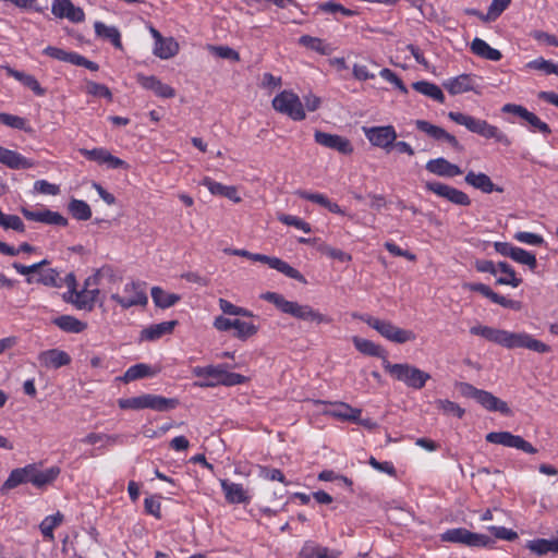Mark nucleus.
I'll return each mask as SVG.
<instances>
[{
	"mask_svg": "<svg viewBox=\"0 0 558 558\" xmlns=\"http://www.w3.org/2000/svg\"><path fill=\"white\" fill-rule=\"evenodd\" d=\"M470 332L509 350L529 349L537 353H547L551 350L548 344L533 338L526 332H511L483 325L471 327Z\"/></svg>",
	"mask_w": 558,
	"mask_h": 558,
	"instance_id": "nucleus-1",
	"label": "nucleus"
},
{
	"mask_svg": "<svg viewBox=\"0 0 558 558\" xmlns=\"http://www.w3.org/2000/svg\"><path fill=\"white\" fill-rule=\"evenodd\" d=\"M263 299L272 303L282 313L289 314L296 319L315 323L317 325L330 324L332 322L331 317L322 314L311 305L288 301L283 298V295L277 292H266L263 294Z\"/></svg>",
	"mask_w": 558,
	"mask_h": 558,
	"instance_id": "nucleus-2",
	"label": "nucleus"
},
{
	"mask_svg": "<svg viewBox=\"0 0 558 558\" xmlns=\"http://www.w3.org/2000/svg\"><path fill=\"white\" fill-rule=\"evenodd\" d=\"M448 118L457 124L465 126L470 132L475 133L487 140H495L505 146H510L511 141L506 133L497 126L489 124L486 120L464 114L461 112L450 111Z\"/></svg>",
	"mask_w": 558,
	"mask_h": 558,
	"instance_id": "nucleus-3",
	"label": "nucleus"
},
{
	"mask_svg": "<svg viewBox=\"0 0 558 558\" xmlns=\"http://www.w3.org/2000/svg\"><path fill=\"white\" fill-rule=\"evenodd\" d=\"M385 371L396 380L403 383L407 387L421 390L425 387L430 375L409 363L392 364L388 360L384 363Z\"/></svg>",
	"mask_w": 558,
	"mask_h": 558,
	"instance_id": "nucleus-4",
	"label": "nucleus"
},
{
	"mask_svg": "<svg viewBox=\"0 0 558 558\" xmlns=\"http://www.w3.org/2000/svg\"><path fill=\"white\" fill-rule=\"evenodd\" d=\"M178 404L179 400L175 398H166L151 393L118 400V405L122 410L150 409L158 412H166L175 409Z\"/></svg>",
	"mask_w": 558,
	"mask_h": 558,
	"instance_id": "nucleus-5",
	"label": "nucleus"
},
{
	"mask_svg": "<svg viewBox=\"0 0 558 558\" xmlns=\"http://www.w3.org/2000/svg\"><path fill=\"white\" fill-rule=\"evenodd\" d=\"M457 388L463 397L474 399L487 411L499 412L507 416L511 414V410L507 402L495 397L489 391L478 389L469 383H459L457 384Z\"/></svg>",
	"mask_w": 558,
	"mask_h": 558,
	"instance_id": "nucleus-6",
	"label": "nucleus"
},
{
	"mask_svg": "<svg viewBox=\"0 0 558 558\" xmlns=\"http://www.w3.org/2000/svg\"><path fill=\"white\" fill-rule=\"evenodd\" d=\"M360 319L391 342L402 344L415 339V333L412 330L399 328L389 320L375 318L371 315H361Z\"/></svg>",
	"mask_w": 558,
	"mask_h": 558,
	"instance_id": "nucleus-7",
	"label": "nucleus"
},
{
	"mask_svg": "<svg viewBox=\"0 0 558 558\" xmlns=\"http://www.w3.org/2000/svg\"><path fill=\"white\" fill-rule=\"evenodd\" d=\"M272 107L294 121H302L306 117L300 97L291 90H282L276 95L272 99Z\"/></svg>",
	"mask_w": 558,
	"mask_h": 558,
	"instance_id": "nucleus-8",
	"label": "nucleus"
},
{
	"mask_svg": "<svg viewBox=\"0 0 558 558\" xmlns=\"http://www.w3.org/2000/svg\"><path fill=\"white\" fill-rule=\"evenodd\" d=\"M440 541L447 543L462 544L469 547H487L493 539L485 535L473 533L464 527L449 529L440 534Z\"/></svg>",
	"mask_w": 558,
	"mask_h": 558,
	"instance_id": "nucleus-9",
	"label": "nucleus"
},
{
	"mask_svg": "<svg viewBox=\"0 0 558 558\" xmlns=\"http://www.w3.org/2000/svg\"><path fill=\"white\" fill-rule=\"evenodd\" d=\"M487 442L502 445L509 448H515L529 454H535L538 452L531 442L526 441L519 435H513L510 432H492L485 437Z\"/></svg>",
	"mask_w": 558,
	"mask_h": 558,
	"instance_id": "nucleus-10",
	"label": "nucleus"
},
{
	"mask_svg": "<svg viewBox=\"0 0 558 558\" xmlns=\"http://www.w3.org/2000/svg\"><path fill=\"white\" fill-rule=\"evenodd\" d=\"M124 292L128 294L126 296H121L118 293L111 294V300L117 302L123 308H130L137 305H146L148 302L144 284L141 282L132 281L126 283L124 287Z\"/></svg>",
	"mask_w": 558,
	"mask_h": 558,
	"instance_id": "nucleus-11",
	"label": "nucleus"
},
{
	"mask_svg": "<svg viewBox=\"0 0 558 558\" xmlns=\"http://www.w3.org/2000/svg\"><path fill=\"white\" fill-rule=\"evenodd\" d=\"M425 189L429 192L435 193L437 196L446 198L447 201L460 205V206H469L471 204V199L466 193L460 191L456 187L447 185L441 182H425Z\"/></svg>",
	"mask_w": 558,
	"mask_h": 558,
	"instance_id": "nucleus-12",
	"label": "nucleus"
},
{
	"mask_svg": "<svg viewBox=\"0 0 558 558\" xmlns=\"http://www.w3.org/2000/svg\"><path fill=\"white\" fill-rule=\"evenodd\" d=\"M364 134L372 145L389 151L397 138L392 125L364 128Z\"/></svg>",
	"mask_w": 558,
	"mask_h": 558,
	"instance_id": "nucleus-13",
	"label": "nucleus"
},
{
	"mask_svg": "<svg viewBox=\"0 0 558 558\" xmlns=\"http://www.w3.org/2000/svg\"><path fill=\"white\" fill-rule=\"evenodd\" d=\"M315 142L329 149H333L342 155H350L353 153V146L351 142L338 134H330L323 131H315Z\"/></svg>",
	"mask_w": 558,
	"mask_h": 558,
	"instance_id": "nucleus-14",
	"label": "nucleus"
},
{
	"mask_svg": "<svg viewBox=\"0 0 558 558\" xmlns=\"http://www.w3.org/2000/svg\"><path fill=\"white\" fill-rule=\"evenodd\" d=\"M501 111L518 116L522 120L526 121L534 130L543 134L548 135L551 133V130L547 123L543 122L536 114L529 111L525 107L521 105L506 104L501 108Z\"/></svg>",
	"mask_w": 558,
	"mask_h": 558,
	"instance_id": "nucleus-15",
	"label": "nucleus"
},
{
	"mask_svg": "<svg viewBox=\"0 0 558 558\" xmlns=\"http://www.w3.org/2000/svg\"><path fill=\"white\" fill-rule=\"evenodd\" d=\"M415 126L417 130L427 134L435 141L447 142L452 148H454L458 151H461L463 149V147L461 146V144L459 143L454 135L448 133L445 129L438 125H434L425 120H416Z\"/></svg>",
	"mask_w": 558,
	"mask_h": 558,
	"instance_id": "nucleus-16",
	"label": "nucleus"
},
{
	"mask_svg": "<svg viewBox=\"0 0 558 558\" xmlns=\"http://www.w3.org/2000/svg\"><path fill=\"white\" fill-rule=\"evenodd\" d=\"M464 288L470 291L481 293L483 296L489 299L493 303L498 304L505 308H511V310H515V311L521 308V303L519 301L507 299L506 296L494 292L488 286H486L484 283L470 282V283H465Z\"/></svg>",
	"mask_w": 558,
	"mask_h": 558,
	"instance_id": "nucleus-17",
	"label": "nucleus"
},
{
	"mask_svg": "<svg viewBox=\"0 0 558 558\" xmlns=\"http://www.w3.org/2000/svg\"><path fill=\"white\" fill-rule=\"evenodd\" d=\"M21 213L23 216L31 221H37L50 226H59V227H66L68 226V219L63 217L58 211H52L50 209H43V210H31L26 207H23L21 209Z\"/></svg>",
	"mask_w": 558,
	"mask_h": 558,
	"instance_id": "nucleus-18",
	"label": "nucleus"
},
{
	"mask_svg": "<svg viewBox=\"0 0 558 558\" xmlns=\"http://www.w3.org/2000/svg\"><path fill=\"white\" fill-rule=\"evenodd\" d=\"M33 470L34 464H27L23 468H16L12 470L8 476V478L4 481L2 486L0 487V492L2 494L8 493L11 489H14L15 487L31 483L33 484Z\"/></svg>",
	"mask_w": 558,
	"mask_h": 558,
	"instance_id": "nucleus-19",
	"label": "nucleus"
},
{
	"mask_svg": "<svg viewBox=\"0 0 558 558\" xmlns=\"http://www.w3.org/2000/svg\"><path fill=\"white\" fill-rule=\"evenodd\" d=\"M0 163L3 166L13 169V170H22V169H31L36 166V162L32 159L24 157L22 154L5 148L0 145Z\"/></svg>",
	"mask_w": 558,
	"mask_h": 558,
	"instance_id": "nucleus-20",
	"label": "nucleus"
},
{
	"mask_svg": "<svg viewBox=\"0 0 558 558\" xmlns=\"http://www.w3.org/2000/svg\"><path fill=\"white\" fill-rule=\"evenodd\" d=\"M444 87L451 95H459L466 92L480 93L476 89L475 76L471 74H460L444 82Z\"/></svg>",
	"mask_w": 558,
	"mask_h": 558,
	"instance_id": "nucleus-21",
	"label": "nucleus"
},
{
	"mask_svg": "<svg viewBox=\"0 0 558 558\" xmlns=\"http://www.w3.org/2000/svg\"><path fill=\"white\" fill-rule=\"evenodd\" d=\"M137 82L142 87L153 90L156 96L161 98H172L175 96V90L170 85L163 84L156 76H146L143 74L137 75Z\"/></svg>",
	"mask_w": 558,
	"mask_h": 558,
	"instance_id": "nucleus-22",
	"label": "nucleus"
},
{
	"mask_svg": "<svg viewBox=\"0 0 558 558\" xmlns=\"http://www.w3.org/2000/svg\"><path fill=\"white\" fill-rule=\"evenodd\" d=\"M104 298H101V292L99 289H89L83 287L78 294L75 298V307L77 310H84L90 312L94 310L96 303H104Z\"/></svg>",
	"mask_w": 558,
	"mask_h": 558,
	"instance_id": "nucleus-23",
	"label": "nucleus"
},
{
	"mask_svg": "<svg viewBox=\"0 0 558 558\" xmlns=\"http://www.w3.org/2000/svg\"><path fill=\"white\" fill-rule=\"evenodd\" d=\"M426 170L439 177L452 178L462 173V170L447 159L439 157L430 159L425 166Z\"/></svg>",
	"mask_w": 558,
	"mask_h": 558,
	"instance_id": "nucleus-24",
	"label": "nucleus"
},
{
	"mask_svg": "<svg viewBox=\"0 0 558 558\" xmlns=\"http://www.w3.org/2000/svg\"><path fill=\"white\" fill-rule=\"evenodd\" d=\"M38 360L45 367L60 368L69 365L71 362L70 355L65 351L58 349H50L39 354Z\"/></svg>",
	"mask_w": 558,
	"mask_h": 558,
	"instance_id": "nucleus-25",
	"label": "nucleus"
},
{
	"mask_svg": "<svg viewBox=\"0 0 558 558\" xmlns=\"http://www.w3.org/2000/svg\"><path fill=\"white\" fill-rule=\"evenodd\" d=\"M33 464V485L38 489H45L48 485H51L61 473V469L56 465L46 470H40L38 464Z\"/></svg>",
	"mask_w": 558,
	"mask_h": 558,
	"instance_id": "nucleus-26",
	"label": "nucleus"
},
{
	"mask_svg": "<svg viewBox=\"0 0 558 558\" xmlns=\"http://www.w3.org/2000/svg\"><path fill=\"white\" fill-rule=\"evenodd\" d=\"M464 180L469 185H471L486 194H489L494 191L499 192V193L502 192V189L499 186H496L494 184V182L492 181V179L483 172L475 173L474 171H469L466 173Z\"/></svg>",
	"mask_w": 558,
	"mask_h": 558,
	"instance_id": "nucleus-27",
	"label": "nucleus"
},
{
	"mask_svg": "<svg viewBox=\"0 0 558 558\" xmlns=\"http://www.w3.org/2000/svg\"><path fill=\"white\" fill-rule=\"evenodd\" d=\"M352 342L355 349L364 355L379 357L383 360V364L385 363V360H388L387 351L381 345L376 344L368 339L354 336L352 337Z\"/></svg>",
	"mask_w": 558,
	"mask_h": 558,
	"instance_id": "nucleus-28",
	"label": "nucleus"
},
{
	"mask_svg": "<svg viewBox=\"0 0 558 558\" xmlns=\"http://www.w3.org/2000/svg\"><path fill=\"white\" fill-rule=\"evenodd\" d=\"M177 320L162 322L156 325H151L141 332L142 340L154 341L161 338L165 335L171 333L177 326Z\"/></svg>",
	"mask_w": 558,
	"mask_h": 558,
	"instance_id": "nucleus-29",
	"label": "nucleus"
},
{
	"mask_svg": "<svg viewBox=\"0 0 558 558\" xmlns=\"http://www.w3.org/2000/svg\"><path fill=\"white\" fill-rule=\"evenodd\" d=\"M220 484L228 502L244 504L248 501L250 498L242 484L231 483L228 480H222Z\"/></svg>",
	"mask_w": 558,
	"mask_h": 558,
	"instance_id": "nucleus-30",
	"label": "nucleus"
},
{
	"mask_svg": "<svg viewBox=\"0 0 558 558\" xmlns=\"http://www.w3.org/2000/svg\"><path fill=\"white\" fill-rule=\"evenodd\" d=\"M26 282L29 284L36 282V283H40L43 286L51 287V288H62L63 287V280L60 277V272L54 268L43 269L36 279H34V277H32V276H28L26 278Z\"/></svg>",
	"mask_w": 558,
	"mask_h": 558,
	"instance_id": "nucleus-31",
	"label": "nucleus"
},
{
	"mask_svg": "<svg viewBox=\"0 0 558 558\" xmlns=\"http://www.w3.org/2000/svg\"><path fill=\"white\" fill-rule=\"evenodd\" d=\"M203 185L206 186L213 195H220L231 199L234 203H240L241 197L234 186L223 185L219 182L214 181L210 178L203 180Z\"/></svg>",
	"mask_w": 558,
	"mask_h": 558,
	"instance_id": "nucleus-32",
	"label": "nucleus"
},
{
	"mask_svg": "<svg viewBox=\"0 0 558 558\" xmlns=\"http://www.w3.org/2000/svg\"><path fill=\"white\" fill-rule=\"evenodd\" d=\"M56 325L64 332L81 333L87 328V324L72 315H61L52 319Z\"/></svg>",
	"mask_w": 558,
	"mask_h": 558,
	"instance_id": "nucleus-33",
	"label": "nucleus"
},
{
	"mask_svg": "<svg viewBox=\"0 0 558 558\" xmlns=\"http://www.w3.org/2000/svg\"><path fill=\"white\" fill-rule=\"evenodd\" d=\"M266 264L270 268L278 270L279 272L283 274L288 278L294 279L302 283H306L305 277L298 269L293 268L287 262L278 258V257L268 256Z\"/></svg>",
	"mask_w": 558,
	"mask_h": 558,
	"instance_id": "nucleus-34",
	"label": "nucleus"
},
{
	"mask_svg": "<svg viewBox=\"0 0 558 558\" xmlns=\"http://www.w3.org/2000/svg\"><path fill=\"white\" fill-rule=\"evenodd\" d=\"M179 49V44L173 37H163L160 41L155 43L153 53L162 60H167L174 57Z\"/></svg>",
	"mask_w": 558,
	"mask_h": 558,
	"instance_id": "nucleus-35",
	"label": "nucleus"
},
{
	"mask_svg": "<svg viewBox=\"0 0 558 558\" xmlns=\"http://www.w3.org/2000/svg\"><path fill=\"white\" fill-rule=\"evenodd\" d=\"M471 51L474 54L490 61H499L502 58V54L498 49L490 47L485 40L477 37L471 43Z\"/></svg>",
	"mask_w": 558,
	"mask_h": 558,
	"instance_id": "nucleus-36",
	"label": "nucleus"
},
{
	"mask_svg": "<svg viewBox=\"0 0 558 558\" xmlns=\"http://www.w3.org/2000/svg\"><path fill=\"white\" fill-rule=\"evenodd\" d=\"M333 405L335 409L327 412L329 415L341 418L343 421H349L353 423L359 422L362 410L352 408L350 404L344 402H338L335 403Z\"/></svg>",
	"mask_w": 558,
	"mask_h": 558,
	"instance_id": "nucleus-37",
	"label": "nucleus"
},
{
	"mask_svg": "<svg viewBox=\"0 0 558 558\" xmlns=\"http://www.w3.org/2000/svg\"><path fill=\"white\" fill-rule=\"evenodd\" d=\"M7 72L10 76L14 77L24 86L33 90L37 96H44L46 94V89L40 86V84L34 75L26 74L22 71L14 70L12 68H8Z\"/></svg>",
	"mask_w": 558,
	"mask_h": 558,
	"instance_id": "nucleus-38",
	"label": "nucleus"
},
{
	"mask_svg": "<svg viewBox=\"0 0 558 558\" xmlns=\"http://www.w3.org/2000/svg\"><path fill=\"white\" fill-rule=\"evenodd\" d=\"M95 33L97 36L108 39L117 49H122L121 34L116 26H107L102 22H96Z\"/></svg>",
	"mask_w": 558,
	"mask_h": 558,
	"instance_id": "nucleus-39",
	"label": "nucleus"
},
{
	"mask_svg": "<svg viewBox=\"0 0 558 558\" xmlns=\"http://www.w3.org/2000/svg\"><path fill=\"white\" fill-rule=\"evenodd\" d=\"M412 87L417 92L432 99L442 104L445 101V95L440 87L434 83L427 81H418L413 83Z\"/></svg>",
	"mask_w": 558,
	"mask_h": 558,
	"instance_id": "nucleus-40",
	"label": "nucleus"
},
{
	"mask_svg": "<svg viewBox=\"0 0 558 558\" xmlns=\"http://www.w3.org/2000/svg\"><path fill=\"white\" fill-rule=\"evenodd\" d=\"M299 44L323 56H329L333 50L332 47L326 44L323 39L310 35L301 36L299 38Z\"/></svg>",
	"mask_w": 558,
	"mask_h": 558,
	"instance_id": "nucleus-41",
	"label": "nucleus"
},
{
	"mask_svg": "<svg viewBox=\"0 0 558 558\" xmlns=\"http://www.w3.org/2000/svg\"><path fill=\"white\" fill-rule=\"evenodd\" d=\"M498 270L504 274V277L497 278L496 284H505L517 288L522 283V279L517 277L514 269L508 263L499 262L497 264V271Z\"/></svg>",
	"mask_w": 558,
	"mask_h": 558,
	"instance_id": "nucleus-42",
	"label": "nucleus"
},
{
	"mask_svg": "<svg viewBox=\"0 0 558 558\" xmlns=\"http://www.w3.org/2000/svg\"><path fill=\"white\" fill-rule=\"evenodd\" d=\"M68 210L76 220H88L92 217L89 205L82 199L72 198L68 204Z\"/></svg>",
	"mask_w": 558,
	"mask_h": 558,
	"instance_id": "nucleus-43",
	"label": "nucleus"
},
{
	"mask_svg": "<svg viewBox=\"0 0 558 558\" xmlns=\"http://www.w3.org/2000/svg\"><path fill=\"white\" fill-rule=\"evenodd\" d=\"M151 298L156 306L161 308L171 307L180 300L178 294L167 293L159 287L151 289Z\"/></svg>",
	"mask_w": 558,
	"mask_h": 558,
	"instance_id": "nucleus-44",
	"label": "nucleus"
},
{
	"mask_svg": "<svg viewBox=\"0 0 558 558\" xmlns=\"http://www.w3.org/2000/svg\"><path fill=\"white\" fill-rule=\"evenodd\" d=\"M63 518V514L59 511L53 515L46 517L39 524L43 536L52 541L54 538L53 531L62 523Z\"/></svg>",
	"mask_w": 558,
	"mask_h": 558,
	"instance_id": "nucleus-45",
	"label": "nucleus"
},
{
	"mask_svg": "<svg viewBox=\"0 0 558 558\" xmlns=\"http://www.w3.org/2000/svg\"><path fill=\"white\" fill-rule=\"evenodd\" d=\"M234 337L241 341H246L248 338L257 333L258 327L252 323L243 322L239 318L234 319Z\"/></svg>",
	"mask_w": 558,
	"mask_h": 558,
	"instance_id": "nucleus-46",
	"label": "nucleus"
},
{
	"mask_svg": "<svg viewBox=\"0 0 558 558\" xmlns=\"http://www.w3.org/2000/svg\"><path fill=\"white\" fill-rule=\"evenodd\" d=\"M223 364L219 365H208V366H196L193 368L192 373L196 377H206L210 380H214L215 384L220 385L219 379H221V373H222Z\"/></svg>",
	"mask_w": 558,
	"mask_h": 558,
	"instance_id": "nucleus-47",
	"label": "nucleus"
},
{
	"mask_svg": "<svg viewBox=\"0 0 558 558\" xmlns=\"http://www.w3.org/2000/svg\"><path fill=\"white\" fill-rule=\"evenodd\" d=\"M155 373L151 371L150 366L144 363L135 364L128 368V371L123 375V380L125 383L133 381L136 379L144 378L146 376L154 375Z\"/></svg>",
	"mask_w": 558,
	"mask_h": 558,
	"instance_id": "nucleus-48",
	"label": "nucleus"
},
{
	"mask_svg": "<svg viewBox=\"0 0 558 558\" xmlns=\"http://www.w3.org/2000/svg\"><path fill=\"white\" fill-rule=\"evenodd\" d=\"M0 123L27 133L32 132V128L27 124V120L19 116L0 112Z\"/></svg>",
	"mask_w": 558,
	"mask_h": 558,
	"instance_id": "nucleus-49",
	"label": "nucleus"
},
{
	"mask_svg": "<svg viewBox=\"0 0 558 558\" xmlns=\"http://www.w3.org/2000/svg\"><path fill=\"white\" fill-rule=\"evenodd\" d=\"M43 53L52 58V59H56V60H59V61H63V62H68V63H71V64H74L75 63V59H76V56H77V52L75 51H65L61 48H58V47H53V46H48L46 47L44 50H43Z\"/></svg>",
	"mask_w": 558,
	"mask_h": 558,
	"instance_id": "nucleus-50",
	"label": "nucleus"
},
{
	"mask_svg": "<svg viewBox=\"0 0 558 558\" xmlns=\"http://www.w3.org/2000/svg\"><path fill=\"white\" fill-rule=\"evenodd\" d=\"M435 404L436 408L442 411L446 415H452L461 418L465 413L464 409H462L458 403L447 399H438L435 401Z\"/></svg>",
	"mask_w": 558,
	"mask_h": 558,
	"instance_id": "nucleus-51",
	"label": "nucleus"
},
{
	"mask_svg": "<svg viewBox=\"0 0 558 558\" xmlns=\"http://www.w3.org/2000/svg\"><path fill=\"white\" fill-rule=\"evenodd\" d=\"M0 226L8 230L12 229L17 232H24L25 226L22 219L16 215H7L0 209Z\"/></svg>",
	"mask_w": 558,
	"mask_h": 558,
	"instance_id": "nucleus-52",
	"label": "nucleus"
},
{
	"mask_svg": "<svg viewBox=\"0 0 558 558\" xmlns=\"http://www.w3.org/2000/svg\"><path fill=\"white\" fill-rule=\"evenodd\" d=\"M511 259L522 265H526L531 270H535L537 267L535 255L518 246L515 247Z\"/></svg>",
	"mask_w": 558,
	"mask_h": 558,
	"instance_id": "nucleus-53",
	"label": "nucleus"
},
{
	"mask_svg": "<svg viewBox=\"0 0 558 558\" xmlns=\"http://www.w3.org/2000/svg\"><path fill=\"white\" fill-rule=\"evenodd\" d=\"M277 218L283 225L292 226V227L300 229L306 233H310L312 231L311 225L298 216L280 214V215H278Z\"/></svg>",
	"mask_w": 558,
	"mask_h": 558,
	"instance_id": "nucleus-54",
	"label": "nucleus"
},
{
	"mask_svg": "<svg viewBox=\"0 0 558 558\" xmlns=\"http://www.w3.org/2000/svg\"><path fill=\"white\" fill-rule=\"evenodd\" d=\"M80 154L84 156L86 159L96 161L99 165H104L106 162L107 156L110 153L108 149L99 147V148H81Z\"/></svg>",
	"mask_w": 558,
	"mask_h": 558,
	"instance_id": "nucleus-55",
	"label": "nucleus"
},
{
	"mask_svg": "<svg viewBox=\"0 0 558 558\" xmlns=\"http://www.w3.org/2000/svg\"><path fill=\"white\" fill-rule=\"evenodd\" d=\"M511 0H493L488 7L485 20L495 21L510 5Z\"/></svg>",
	"mask_w": 558,
	"mask_h": 558,
	"instance_id": "nucleus-56",
	"label": "nucleus"
},
{
	"mask_svg": "<svg viewBox=\"0 0 558 558\" xmlns=\"http://www.w3.org/2000/svg\"><path fill=\"white\" fill-rule=\"evenodd\" d=\"M86 92H87V94L95 96V97H102L108 100L112 99V93L110 92V89L106 85L100 84V83L87 81Z\"/></svg>",
	"mask_w": 558,
	"mask_h": 558,
	"instance_id": "nucleus-57",
	"label": "nucleus"
},
{
	"mask_svg": "<svg viewBox=\"0 0 558 558\" xmlns=\"http://www.w3.org/2000/svg\"><path fill=\"white\" fill-rule=\"evenodd\" d=\"M219 381L220 385L232 387L244 384L246 381V377L238 373L228 372L227 365L223 364L221 379H219Z\"/></svg>",
	"mask_w": 558,
	"mask_h": 558,
	"instance_id": "nucleus-58",
	"label": "nucleus"
},
{
	"mask_svg": "<svg viewBox=\"0 0 558 558\" xmlns=\"http://www.w3.org/2000/svg\"><path fill=\"white\" fill-rule=\"evenodd\" d=\"M259 476L267 481H278L284 485L289 484L286 481L284 474L279 469L262 465L259 466Z\"/></svg>",
	"mask_w": 558,
	"mask_h": 558,
	"instance_id": "nucleus-59",
	"label": "nucleus"
},
{
	"mask_svg": "<svg viewBox=\"0 0 558 558\" xmlns=\"http://www.w3.org/2000/svg\"><path fill=\"white\" fill-rule=\"evenodd\" d=\"M513 238L521 243L530 245H542L544 243L542 235L526 231H518Z\"/></svg>",
	"mask_w": 558,
	"mask_h": 558,
	"instance_id": "nucleus-60",
	"label": "nucleus"
},
{
	"mask_svg": "<svg viewBox=\"0 0 558 558\" xmlns=\"http://www.w3.org/2000/svg\"><path fill=\"white\" fill-rule=\"evenodd\" d=\"M318 250L323 254H325V255H327V256H329V257H331L333 259H338V260H340L342 263L351 260V256L348 253H345V252H343L341 250L331 247V246H329L327 244H320Z\"/></svg>",
	"mask_w": 558,
	"mask_h": 558,
	"instance_id": "nucleus-61",
	"label": "nucleus"
},
{
	"mask_svg": "<svg viewBox=\"0 0 558 558\" xmlns=\"http://www.w3.org/2000/svg\"><path fill=\"white\" fill-rule=\"evenodd\" d=\"M209 49L219 58L233 61L240 60L239 52L228 46H209Z\"/></svg>",
	"mask_w": 558,
	"mask_h": 558,
	"instance_id": "nucleus-62",
	"label": "nucleus"
},
{
	"mask_svg": "<svg viewBox=\"0 0 558 558\" xmlns=\"http://www.w3.org/2000/svg\"><path fill=\"white\" fill-rule=\"evenodd\" d=\"M295 194L303 199L310 201L312 203L318 204L323 207L326 206L328 202V197L322 193H313L305 190H299Z\"/></svg>",
	"mask_w": 558,
	"mask_h": 558,
	"instance_id": "nucleus-63",
	"label": "nucleus"
},
{
	"mask_svg": "<svg viewBox=\"0 0 558 558\" xmlns=\"http://www.w3.org/2000/svg\"><path fill=\"white\" fill-rule=\"evenodd\" d=\"M99 275L102 276L104 284H114L122 280V277L109 265L99 268Z\"/></svg>",
	"mask_w": 558,
	"mask_h": 558,
	"instance_id": "nucleus-64",
	"label": "nucleus"
}]
</instances>
